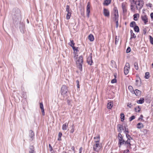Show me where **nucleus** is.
Segmentation results:
<instances>
[{
  "mask_svg": "<svg viewBox=\"0 0 153 153\" xmlns=\"http://www.w3.org/2000/svg\"><path fill=\"white\" fill-rule=\"evenodd\" d=\"M21 12L18 9L16 10L13 16V19L14 22H19L21 19Z\"/></svg>",
  "mask_w": 153,
  "mask_h": 153,
  "instance_id": "1",
  "label": "nucleus"
},
{
  "mask_svg": "<svg viewBox=\"0 0 153 153\" xmlns=\"http://www.w3.org/2000/svg\"><path fill=\"white\" fill-rule=\"evenodd\" d=\"M117 137L118 139V145L120 147L122 145L125 144V141L123 139L122 135L120 133L118 134Z\"/></svg>",
  "mask_w": 153,
  "mask_h": 153,
  "instance_id": "2",
  "label": "nucleus"
},
{
  "mask_svg": "<svg viewBox=\"0 0 153 153\" xmlns=\"http://www.w3.org/2000/svg\"><path fill=\"white\" fill-rule=\"evenodd\" d=\"M68 91L67 87L65 85H62L61 88V94L64 97H65L67 95L66 94Z\"/></svg>",
  "mask_w": 153,
  "mask_h": 153,
  "instance_id": "3",
  "label": "nucleus"
},
{
  "mask_svg": "<svg viewBox=\"0 0 153 153\" xmlns=\"http://www.w3.org/2000/svg\"><path fill=\"white\" fill-rule=\"evenodd\" d=\"M83 62V57L82 56H80L78 60L76 62V63L77 65L79 66V69L81 70L82 68V64Z\"/></svg>",
  "mask_w": 153,
  "mask_h": 153,
  "instance_id": "4",
  "label": "nucleus"
},
{
  "mask_svg": "<svg viewBox=\"0 0 153 153\" xmlns=\"http://www.w3.org/2000/svg\"><path fill=\"white\" fill-rule=\"evenodd\" d=\"M130 65L128 63H126L124 68V73L125 75L127 74L129 72Z\"/></svg>",
  "mask_w": 153,
  "mask_h": 153,
  "instance_id": "5",
  "label": "nucleus"
},
{
  "mask_svg": "<svg viewBox=\"0 0 153 153\" xmlns=\"http://www.w3.org/2000/svg\"><path fill=\"white\" fill-rule=\"evenodd\" d=\"M93 146V149L94 151L98 152L99 151L101 148V145L99 144V143H96Z\"/></svg>",
  "mask_w": 153,
  "mask_h": 153,
  "instance_id": "6",
  "label": "nucleus"
},
{
  "mask_svg": "<svg viewBox=\"0 0 153 153\" xmlns=\"http://www.w3.org/2000/svg\"><path fill=\"white\" fill-rule=\"evenodd\" d=\"M87 62L90 65H92V64L93 63V62L92 60V54L91 53L87 58Z\"/></svg>",
  "mask_w": 153,
  "mask_h": 153,
  "instance_id": "7",
  "label": "nucleus"
},
{
  "mask_svg": "<svg viewBox=\"0 0 153 153\" xmlns=\"http://www.w3.org/2000/svg\"><path fill=\"white\" fill-rule=\"evenodd\" d=\"M141 18L143 21L144 22V24L146 25L148 22V19L146 15H144L141 16Z\"/></svg>",
  "mask_w": 153,
  "mask_h": 153,
  "instance_id": "8",
  "label": "nucleus"
},
{
  "mask_svg": "<svg viewBox=\"0 0 153 153\" xmlns=\"http://www.w3.org/2000/svg\"><path fill=\"white\" fill-rule=\"evenodd\" d=\"M90 2H88L87 4V16L88 17H89V13L90 12Z\"/></svg>",
  "mask_w": 153,
  "mask_h": 153,
  "instance_id": "9",
  "label": "nucleus"
},
{
  "mask_svg": "<svg viewBox=\"0 0 153 153\" xmlns=\"http://www.w3.org/2000/svg\"><path fill=\"white\" fill-rule=\"evenodd\" d=\"M103 14L104 15L107 17H108L110 16L109 11L107 9L104 8L103 9Z\"/></svg>",
  "mask_w": 153,
  "mask_h": 153,
  "instance_id": "10",
  "label": "nucleus"
},
{
  "mask_svg": "<svg viewBox=\"0 0 153 153\" xmlns=\"http://www.w3.org/2000/svg\"><path fill=\"white\" fill-rule=\"evenodd\" d=\"M117 130L119 133L121 134L122 132V131L124 129L123 128V126L120 124H119L117 125Z\"/></svg>",
  "mask_w": 153,
  "mask_h": 153,
  "instance_id": "11",
  "label": "nucleus"
},
{
  "mask_svg": "<svg viewBox=\"0 0 153 153\" xmlns=\"http://www.w3.org/2000/svg\"><path fill=\"white\" fill-rule=\"evenodd\" d=\"M122 7L123 10V11L124 13H126L127 12V9L126 6V4L123 3L122 4Z\"/></svg>",
  "mask_w": 153,
  "mask_h": 153,
  "instance_id": "12",
  "label": "nucleus"
},
{
  "mask_svg": "<svg viewBox=\"0 0 153 153\" xmlns=\"http://www.w3.org/2000/svg\"><path fill=\"white\" fill-rule=\"evenodd\" d=\"M133 93L135 94L136 96H139L141 94V91L138 89H136L134 92H133Z\"/></svg>",
  "mask_w": 153,
  "mask_h": 153,
  "instance_id": "13",
  "label": "nucleus"
},
{
  "mask_svg": "<svg viewBox=\"0 0 153 153\" xmlns=\"http://www.w3.org/2000/svg\"><path fill=\"white\" fill-rule=\"evenodd\" d=\"M29 133V136L31 138V140H32L34 136V133L32 130H30Z\"/></svg>",
  "mask_w": 153,
  "mask_h": 153,
  "instance_id": "14",
  "label": "nucleus"
},
{
  "mask_svg": "<svg viewBox=\"0 0 153 153\" xmlns=\"http://www.w3.org/2000/svg\"><path fill=\"white\" fill-rule=\"evenodd\" d=\"M121 41L119 40V36H116L115 38V44L116 45H117L118 44H120Z\"/></svg>",
  "mask_w": 153,
  "mask_h": 153,
  "instance_id": "15",
  "label": "nucleus"
},
{
  "mask_svg": "<svg viewBox=\"0 0 153 153\" xmlns=\"http://www.w3.org/2000/svg\"><path fill=\"white\" fill-rule=\"evenodd\" d=\"M139 79L140 80H136L135 85L138 87H140L141 85V82L140 78H139Z\"/></svg>",
  "mask_w": 153,
  "mask_h": 153,
  "instance_id": "16",
  "label": "nucleus"
},
{
  "mask_svg": "<svg viewBox=\"0 0 153 153\" xmlns=\"http://www.w3.org/2000/svg\"><path fill=\"white\" fill-rule=\"evenodd\" d=\"M94 139L95 140L94 142L95 143H99L100 141V136L98 135L97 136L94 137Z\"/></svg>",
  "mask_w": 153,
  "mask_h": 153,
  "instance_id": "17",
  "label": "nucleus"
},
{
  "mask_svg": "<svg viewBox=\"0 0 153 153\" xmlns=\"http://www.w3.org/2000/svg\"><path fill=\"white\" fill-rule=\"evenodd\" d=\"M68 126V123H65L63 124L62 126V128L63 130H65L67 129V128Z\"/></svg>",
  "mask_w": 153,
  "mask_h": 153,
  "instance_id": "18",
  "label": "nucleus"
},
{
  "mask_svg": "<svg viewBox=\"0 0 153 153\" xmlns=\"http://www.w3.org/2000/svg\"><path fill=\"white\" fill-rule=\"evenodd\" d=\"M125 144L127 145V147L129 148L130 147L131 144H130V140L128 139L126 141H125Z\"/></svg>",
  "mask_w": 153,
  "mask_h": 153,
  "instance_id": "19",
  "label": "nucleus"
},
{
  "mask_svg": "<svg viewBox=\"0 0 153 153\" xmlns=\"http://www.w3.org/2000/svg\"><path fill=\"white\" fill-rule=\"evenodd\" d=\"M118 15L114 14V17L112 18L113 20L115 22L118 21Z\"/></svg>",
  "mask_w": 153,
  "mask_h": 153,
  "instance_id": "20",
  "label": "nucleus"
},
{
  "mask_svg": "<svg viewBox=\"0 0 153 153\" xmlns=\"http://www.w3.org/2000/svg\"><path fill=\"white\" fill-rule=\"evenodd\" d=\"M113 105V103L111 102H110L108 103L107 105V108L108 109H111Z\"/></svg>",
  "mask_w": 153,
  "mask_h": 153,
  "instance_id": "21",
  "label": "nucleus"
},
{
  "mask_svg": "<svg viewBox=\"0 0 153 153\" xmlns=\"http://www.w3.org/2000/svg\"><path fill=\"white\" fill-rule=\"evenodd\" d=\"M111 0H105L103 2L104 5L108 6L111 2Z\"/></svg>",
  "mask_w": 153,
  "mask_h": 153,
  "instance_id": "22",
  "label": "nucleus"
},
{
  "mask_svg": "<svg viewBox=\"0 0 153 153\" xmlns=\"http://www.w3.org/2000/svg\"><path fill=\"white\" fill-rule=\"evenodd\" d=\"M135 4L139 7V9H141L143 6L144 2H138L137 4Z\"/></svg>",
  "mask_w": 153,
  "mask_h": 153,
  "instance_id": "23",
  "label": "nucleus"
},
{
  "mask_svg": "<svg viewBox=\"0 0 153 153\" xmlns=\"http://www.w3.org/2000/svg\"><path fill=\"white\" fill-rule=\"evenodd\" d=\"M143 125L141 123H139L137 125V128L139 129L142 128H143Z\"/></svg>",
  "mask_w": 153,
  "mask_h": 153,
  "instance_id": "24",
  "label": "nucleus"
},
{
  "mask_svg": "<svg viewBox=\"0 0 153 153\" xmlns=\"http://www.w3.org/2000/svg\"><path fill=\"white\" fill-rule=\"evenodd\" d=\"M144 102V100L143 98H141L140 99L137 101V103L138 104H142Z\"/></svg>",
  "mask_w": 153,
  "mask_h": 153,
  "instance_id": "25",
  "label": "nucleus"
},
{
  "mask_svg": "<svg viewBox=\"0 0 153 153\" xmlns=\"http://www.w3.org/2000/svg\"><path fill=\"white\" fill-rule=\"evenodd\" d=\"M88 39L91 41H93L94 40V36L91 34H90L88 36Z\"/></svg>",
  "mask_w": 153,
  "mask_h": 153,
  "instance_id": "26",
  "label": "nucleus"
},
{
  "mask_svg": "<svg viewBox=\"0 0 153 153\" xmlns=\"http://www.w3.org/2000/svg\"><path fill=\"white\" fill-rule=\"evenodd\" d=\"M30 150L29 151V153H35L34 151V148L33 146H30Z\"/></svg>",
  "mask_w": 153,
  "mask_h": 153,
  "instance_id": "27",
  "label": "nucleus"
},
{
  "mask_svg": "<svg viewBox=\"0 0 153 153\" xmlns=\"http://www.w3.org/2000/svg\"><path fill=\"white\" fill-rule=\"evenodd\" d=\"M128 89L132 93H133V92H134V90L133 87L131 86H129L128 87Z\"/></svg>",
  "mask_w": 153,
  "mask_h": 153,
  "instance_id": "28",
  "label": "nucleus"
},
{
  "mask_svg": "<svg viewBox=\"0 0 153 153\" xmlns=\"http://www.w3.org/2000/svg\"><path fill=\"white\" fill-rule=\"evenodd\" d=\"M134 19L135 21H137V17L139 16V14H135L133 16Z\"/></svg>",
  "mask_w": 153,
  "mask_h": 153,
  "instance_id": "29",
  "label": "nucleus"
},
{
  "mask_svg": "<svg viewBox=\"0 0 153 153\" xmlns=\"http://www.w3.org/2000/svg\"><path fill=\"white\" fill-rule=\"evenodd\" d=\"M134 30L135 31L138 32L139 31V27L137 25H135L134 27Z\"/></svg>",
  "mask_w": 153,
  "mask_h": 153,
  "instance_id": "30",
  "label": "nucleus"
},
{
  "mask_svg": "<svg viewBox=\"0 0 153 153\" xmlns=\"http://www.w3.org/2000/svg\"><path fill=\"white\" fill-rule=\"evenodd\" d=\"M66 11L67 12V13H69V12H71V11H72L70 9V8L69 6L68 5H67L66 6Z\"/></svg>",
  "mask_w": 153,
  "mask_h": 153,
  "instance_id": "31",
  "label": "nucleus"
},
{
  "mask_svg": "<svg viewBox=\"0 0 153 153\" xmlns=\"http://www.w3.org/2000/svg\"><path fill=\"white\" fill-rule=\"evenodd\" d=\"M149 77V73L146 72L145 74V78L146 79H148Z\"/></svg>",
  "mask_w": 153,
  "mask_h": 153,
  "instance_id": "32",
  "label": "nucleus"
},
{
  "mask_svg": "<svg viewBox=\"0 0 153 153\" xmlns=\"http://www.w3.org/2000/svg\"><path fill=\"white\" fill-rule=\"evenodd\" d=\"M71 12L68 13L66 16V18L67 19H70V17L71 16Z\"/></svg>",
  "mask_w": 153,
  "mask_h": 153,
  "instance_id": "33",
  "label": "nucleus"
},
{
  "mask_svg": "<svg viewBox=\"0 0 153 153\" xmlns=\"http://www.w3.org/2000/svg\"><path fill=\"white\" fill-rule=\"evenodd\" d=\"M71 42L69 43V45L71 47H73L75 43H74L73 40H70Z\"/></svg>",
  "mask_w": 153,
  "mask_h": 153,
  "instance_id": "34",
  "label": "nucleus"
},
{
  "mask_svg": "<svg viewBox=\"0 0 153 153\" xmlns=\"http://www.w3.org/2000/svg\"><path fill=\"white\" fill-rule=\"evenodd\" d=\"M120 116H121V120L122 121H123L124 120L125 115L123 113H121L120 114Z\"/></svg>",
  "mask_w": 153,
  "mask_h": 153,
  "instance_id": "35",
  "label": "nucleus"
},
{
  "mask_svg": "<svg viewBox=\"0 0 153 153\" xmlns=\"http://www.w3.org/2000/svg\"><path fill=\"white\" fill-rule=\"evenodd\" d=\"M134 66L135 69L136 70H137L138 69V63L137 62H135L134 64Z\"/></svg>",
  "mask_w": 153,
  "mask_h": 153,
  "instance_id": "36",
  "label": "nucleus"
},
{
  "mask_svg": "<svg viewBox=\"0 0 153 153\" xmlns=\"http://www.w3.org/2000/svg\"><path fill=\"white\" fill-rule=\"evenodd\" d=\"M136 25V23L134 22H132L130 24V27H133Z\"/></svg>",
  "mask_w": 153,
  "mask_h": 153,
  "instance_id": "37",
  "label": "nucleus"
},
{
  "mask_svg": "<svg viewBox=\"0 0 153 153\" xmlns=\"http://www.w3.org/2000/svg\"><path fill=\"white\" fill-rule=\"evenodd\" d=\"M140 107L138 106L135 108V111L137 112H139L140 111Z\"/></svg>",
  "mask_w": 153,
  "mask_h": 153,
  "instance_id": "38",
  "label": "nucleus"
},
{
  "mask_svg": "<svg viewBox=\"0 0 153 153\" xmlns=\"http://www.w3.org/2000/svg\"><path fill=\"white\" fill-rule=\"evenodd\" d=\"M114 14L118 15V11L117 8L115 7L114 9Z\"/></svg>",
  "mask_w": 153,
  "mask_h": 153,
  "instance_id": "39",
  "label": "nucleus"
},
{
  "mask_svg": "<svg viewBox=\"0 0 153 153\" xmlns=\"http://www.w3.org/2000/svg\"><path fill=\"white\" fill-rule=\"evenodd\" d=\"M149 38L151 43L153 45V38L150 36H149Z\"/></svg>",
  "mask_w": 153,
  "mask_h": 153,
  "instance_id": "40",
  "label": "nucleus"
},
{
  "mask_svg": "<svg viewBox=\"0 0 153 153\" xmlns=\"http://www.w3.org/2000/svg\"><path fill=\"white\" fill-rule=\"evenodd\" d=\"M136 37V35L132 33H131V37L130 38V39H131L133 38H135Z\"/></svg>",
  "mask_w": 153,
  "mask_h": 153,
  "instance_id": "41",
  "label": "nucleus"
},
{
  "mask_svg": "<svg viewBox=\"0 0 153 153\" xmlns=\"http://www.w3.org/2000/svg\"><path fill=\"white\" fill-rule=\"evenodd\" d=\"M135 118V117L134 115L131 116L129 119V121H131L132 120L134 119Z\"/></svg>",
  "mask_w": 153,
  "mask_h": 153,
  "instance_id": "42",
  "label": "nucleus"
},
{
  "mask_svg": "<svg viewBox=\"0 0 153 153\" xmlns=\"http://www.w3.org/2000/svg\"><path fill=\"white\" fill-rule=\"evenodd\" d=\"M40 107L41 109H44L43 105L42 102L40 103Z\"/></svg>",
  "mask_w": 153,
  "mask_h": 153,
  "instance_id": "43",
  "label": "nucleus"
},
{
  "mask_svg": "<svg viewBox=\"0 0 153 153\" xmlns=\"http://www.w3.org/2000/svg\"><path fill=\"white\" fill-rule=\"evenodd\" d=\"M72 128L71 130V133H72L74 132V125H73L72 126Z\"/></svg>",
  "mask_w": 153,
  "mask_h": 153,
  "instance_id": "44",
  "label": "nucleus"
},
{
  "mask_svg": "<svg viewBox=\"0 0 153 153\" xmlns=\"http://www.w3.org/2000/svg\"><path fill=\"white\" fill-rule=\"evenodd\" d=\"M131 51V48L129 47H128L127 49L126 52L127 53H129Z\"/></svg>",
  "mask_w": 153,
  "mask_h": 153,
  "instance_id": "45",
  "label": "nucleus"
},
{
  "mask_svg": "<svg viewBox=\"0 0 153 153\" xmlns=\"http://www.w3.org/2000/svg\"><path fill=\"white\" fill-rule=\"evenodd\" d=\"M116 81L117 80L115 78L112 80L111 81V83H115L116 82Z\"/></svg>",
  "mask_w": 153,
  "mask_h": 153,
  "instance_id": "46",
  "label": "nucleus"
},
{
  "mask_svg": "<svg viewBox=\"0 0 153 153\" xmlns=\"http://www.w3.org/2000/svg\"><path fill=\"white\" fill-rule=\"evenodd\" d=\"M76 83L78 88H79V82L78 80H76Z\"/></svg>",
  "mask_w": 153,
  "mask_h": 153,
  "instance_id": "47",
  "label": "nucleus"
},
{
  "mask_svg": "<svg viewBox=\"0 0 153 153\" xmlns=\"http://www.w3.org/2000/svg\"><path fill=\"white\" fill-rule=\"evenodd\" d=\"M132 105H131V103L130 102L128 103L127 105L128 107H129V108H131Z\"/></svg>",
  "mask_w": 153,
  "mask_h": 153,
  "instance_id": "48",
  "label": "nucleus"
},
{
  "mask_svg": "<svg viewBox=\"0 0 153 153\" xmlns=\"http://www.w3.org/2000/svg\"><path fill=\"white\" fill-rule=\"evenodd\" d=\"M124 132H125L126 134H127L126 133H128V130L127 128H125V130L124 131Z\"/></svg>",
  "mask_w": 153,
  "mask_h": 153,
  "instance_id": "49",
  "label": "nucleus"
},
{
  "mask_svg": "<svg viewBox=\"0 0 153 153\" xmlns=\"http://www.w3.org/2000/svg\"><path fill=\"white\" fill-rule=\"evenodd\" d=\"M138 2H143V0H137V1H135V4H137Z\"/></svg>",
  "mask_w": 153,
  "mask_h": 153,
  "instance_id": "50",
  "label": "nucleus"
},
{
  "mask_svg": "<svg viewBox=\"0 0 153 153\" xmlns=\"http://www.w3.org/2000/svg\"><path fill=\"white\" fill-rule=\"evenodd\" d=\"M41 111L42 113V114L43 116L45 115V113L44 111V109H41Z\"/></svg>",
  "mask_w": 153,
  "mask_h": 153,
  "instance_id": "51",
  "label": "nucleus"
},
{
  "mask_svg": "<svg viewBox=\"0 0 153 153\" xmlns=\"http://www.w3.org/2000/svg\"><path fill=\"white\" fill-rule=\"evenodd\" d=\"M49 147L50 149V150L51 151H52L53 150V148L50 144H49Z\"/></svg>",
  "mask_w": 153,
  "mask_h": 153,
  "instance_id": "52",
  "label": "nucleus"
},
{
  "mask_svg": "<svg viewBox=\"0 0 153 153\" xmlns=\"http://www.w3.org/2000/svg\"><path fill=\"white\" fill-rule=\"evenodd\" d=\"M62 136V133L60 132L58 134V137H61Z\"/></svg>",
  "mask_w": 153,
  "mask_h": 153,
  "instance_id": "53",
  "label": "nucleus"
},
{
  "mask_svg": "<svg viewBox=\"0 0 153 153\" xmlns=\"http://www.w3.org/2000/svg\"><path fill=\"white\" fill-rule=\"evenodd\" d=\"M134 6L131 5V9L132 11H134Z\"/></svg>",
  "mask_w": 153,
  "mask_h": 153,
  "instance_id": "54",
  "label": "nucleus"
},
{
  "mask_svg": "<svg viewBox=\"0 0 153 153\" xmlns=\"http://www.w3.org/2000/svg\"><path fill=\"white\" fill-rule=\"evenodd\" d=\"M73 50L74 51H77V48L75 47L74 46L72 47Z\"/></svg>",
  "mask_w": 153,
  "mask_h": 153,
  "instance_id": "55",
  "label": "nucleus"
},
{
  "mask_svg": "<svg viewBox=\"0 0 153 153\" xmlns=\"http://www.w3.org/2000/svg\"><path fill=\"white\" fill-rule=\"evenodd\" d=\"M126 137L128 139V138L131 137L128 134H126Z\"/></svg>",
  "mask_w": 153,
  "mask_h": 153,
  "instance_id": "56",
  "label": "nucleus"
},
{
  "mask_svg": "<svg viewBox=\"0 0 153 153\" xmlns=\"http://www.w3.org/2000/svg\"><path fill=\"white\" fill-rule=\"evenodd\" d=\"M116 22V27L117 28L118 26V21L115 22Z\"/></svg>",
  "mask_w": 153,
  "mask_h": 153,
  "instance_id": "57",
  "label": "nucleus"
},
{
  "mask_svg": "<svg viewBox=\"0 0 153 153\" xmlns=\"http://www.w3.org/2000/svg\"><path fill=\"white\" fill-rule=\"evenodd\" d=\"M150 16L152 19L153 20V13H152L150 14Z\"/></svg>",
  "mask_w": 153,
  "mask_h": 153,
  "instance_id": "58",
  "label": "nucleus"
},
{
  "mask_svg": "<svg viewBox=\"0 0 153 153\" xmlns=\"http://www.w3.org/2000/svg\"><path fill=\"white\" fill-rule=\"evenodd\" d=\"M143 117V116L142 115H141L140 116V117L138 119V120H140L141 119V120H142V118Z\"/></svg>",
  "mask_w": 153,
  "mask_h": 153,
  "instance_id": "59",
  "label": "nucleus"
},
{
  "mask_svg": "<svg viewBox=\"0 0 153 153\" xmlns=\"http://www.w3.org/2000/svg\"><path fill=\"white\" fill-rule=\"evenodd\" d=\"M129 152V150L128 149H127V150H124V153H128Z\"/></svg>",
  "mask_w": 153,
  "mask_h": 153,
  "instance_id": "60",
  "label": "nucleus"
},
{
  "mask_svg": "<svg viewBox=\"0 0 153 153\" xmlns=\"http://www.w3.org/2000/svg\"><path fill=\"white\" fill-rule=\"evenodd\" d=\"M82 148L81 147L79 149V152H82Z\"/></svg>",
  "mask_w": 153,
  "mask_h": 153,
  "instance_id": "61",
  "label": "nucleus"
},
{
  "mask_svg": "<svg viewBox=\"0 0 153 153\" xmlns=\"http://www.w3.org/2000/svg\"><path fill=\"white\" fill-rule=\"evenodd\" d=\"M61 137H59V138H58V140H61Z\"/></svg>",
  "mask_w": 153,
  "mask_h": 153,
  "instance_id": "62",
  "label": "nucleus"
},
{
  "mask_svg": "<svg viewBox=\"0 0 153 153\" xmlns=\"http://www.w3.org/2000/svg\"><path fill=\"white\" fill-rule=\"evenodd\" d=\"M77 55H76H76H75V56H74V58L75 59H76L77 58Z\"/></svg>",
  "mask_w": 153,
  "mask_h": 153,
  "instance_id": "63",
  "label": "nucleus"
},
{
  "mask_svg": "<svg viewBox=\"0 0 153 153\" xmlns=\"http://www.w3.org/2000/svg\"><path fill=\"white\" fill-rule=\"evenodd\" d=\"M128 139H129V140H132L133 139L131 137H129L128 138Z\"/></svg>",
  "mask_w": 153,
  "mask_h": 153,
  "instance_id": "64",
  "label": "nucleus"
}]
</instances>
